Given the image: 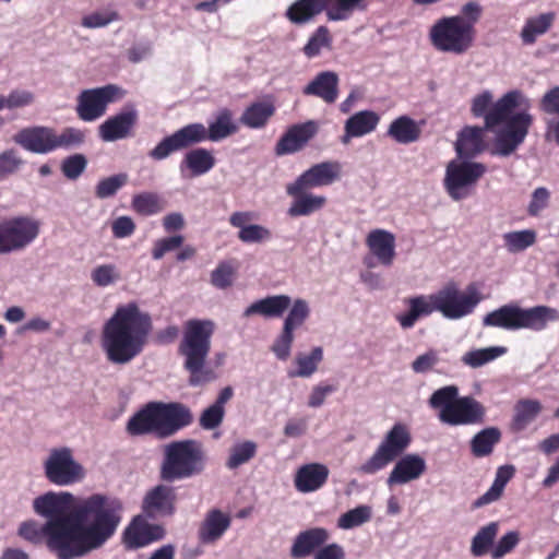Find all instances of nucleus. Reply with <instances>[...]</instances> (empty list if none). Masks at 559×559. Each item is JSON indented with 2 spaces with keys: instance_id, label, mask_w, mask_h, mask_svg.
I'll return each mask as SVG.
<instances>
[{
  "instance_id": "obj_8",
  "label": "nucleus",
  "mask_w": 559,
  "mask_h": 559,
  "mask_svg": "<svg viewBox=\"0 0 559 559\" xmlns=\"http://www.w3.org/2000/svg\"><path fill=\"white\" fill-rule=\"evenodd\" d=\"M206 465V453L201 442L194 439L171 441L163 448L159 478L166 483L189 479L202 474Z\"/></svg>"
},
{
  "instance_id": "obj_46",
  "label": "nucleus",
  "mask_w": 559,
  "mask_h": 559,
  "mask_svg": "<svg viewBox=\"0 0 559 559\" xmlns=\"http://www.w3.org/2000/svg\"><path fill=\"white\" fill-rule=\"evenodd\" d=\"M288 309L289 311L284 320L283 328L294 333L309 318L310 308L305 299L298 298L292 302Z\"/></svg>"
},
{
  "instance_id": "obj_6",
  "label": "nucleus",
  "mask_w": 559,
  "mask_h": 559,
  "mask_svg": "<svg viewBox=\"0 0 559 559\" xmlns=\"http://www.w3.org/2000/svg\"><path fill=\"white\" fill-rule=\"evenodd\" d=\"M215 331L212 320L190 319L185 323L178 354L183 357V368L189 372L188 383L199 386L216 379L212 368L205 366Z\"/></svg>"
},
{
  "instance_id": "obj_33",
  "label": "nucleus",
  "mask_w": 559,
  "mask_h": 559,
  "mask_svg": "<svg viewBox=\"0 0 559 559\" xmlns=\"http://www.w3.org/2000/svg\"><path fill=\"white\" fill-rule=\"evenodd\" d=\"M484 127H465L457 136L455 150L460 157H475L486 148Z\"/></svg>"
},
{
  "instance_id": "obj_34",
  "label": "nucleus",
  "mask_w": 559,
  "mask_h": 559,
  "mask_svg": "<svg viewBox=\"0 0 559 559\" xmlns=\"http://www.w3.org/2000/svg\"><path fill=\"white\" fill-rule=\"evenodd\" d=\"M72 499V495L64 492L57 495L55 492H47L43 496L37 497L34 500V510L36 513L45 516L48 521L53 519L67 518L69 514H64V508L67 503Z\"/></svg>"
},
{
  "instance_id": "obj_59",
  "label": "nucleus",
  "mask_w": 559,
  "mask_h": 559,
  "mask_svg": "<svg viewBox=\"0 0 559 559\" xmlns=\"http://www.w3.org/2000/svg\"><path fill=\"white\" fill-rule=\"evenodd\" d=\"M118 20H120V15L116 11L94 12L84 16L81 24L86 28H98Z\"/></svg>"
},
{
  "instance_id": "obj_42",
  "label": "nucleus",
  "mask_w": 559,
  "mask_h": 559,
  "mask_svg": "<svg viewBox=\"0 0 559 559\" xmlns=\"http://www.w3.org/2000/svg\"><path fill=\"white\" fill-rule=\"evenodd\" d=\"M501 440V432L497 427H488L477 432L471 440V451L475 457H484L492 453L493 448Z\"/></svg>"
},
{
  "instance_id": "obj_51",
  "label": "nucleus",
  "mask_w": 559,
  "mask_h": 559,
  "mask_svg": "<svg viewBox=\"0 0 559 559\" xmlns=\"http://www.w3.org/2000/svg\"><path fill=\"white\" fill-rule=\"evenodd\" d=\"M128 181L127 174H117L102 179L95 188V195L98 199H107L114 197L117 191L122 188Z\"/></svg>"
},
{
  "instance_id": "obj_56",
  "label": "nucleus",
  "mask_w": 559,
  "mask_h": 559,
  "mask_svg": "<svg viewBox=\"0 0 559 559\" xmlns=\"http://www.w3.org/2000/svg\"><path fill=\"white\" fill-rule=\"evenodd\" d=\"M238 238L245 243L267 241L272 238L270 229L262 225H248L238 233Z\"/></svg>"
},
{
  "instance_id": "obj_63",
  "label": "nucleus",
  "mask_w": 559,
  "mask_h": 559,
  "mask_svg": "<svg viewBox=\"0 0 559 559\" xmlns=\"http://www.w3.org/2000/svg\"><path fill=\"white\" fill-rule=\"evenodd\" d=\"M34 102L33 93L24 90H13L4 96V108L16 109L31 105Z\"/></svg>"
},
{
  "instance_id": "obj_2",
  "label": "nucleus",
  "mask_w": 559,
  "mask_h": 559,
  "mask_svg": "<svg viewBox=\"0 0 559 559\" xmlns=\"http://www.w3.org/2000/svg\"><path fill=\"white\" fill-rule=\"evenodd\" d=\"M522 93L510 91L492 103V94L485 91L473 98L471 111L474 117H484L485 129H495L503 124L497 133L492 155L509 156L525 140L533 124V116L527 111L513 114L520 106Z\"/></svg>"
},
{
  "instance_id": "obj_23",
  "label": "nucleus",
  "mask_w": 559,
  "mask_h": 559,
  "mask_svg": "<svg viewBox=\"0 0 559 559\" xmlns=\"http://www.w3.org/2000/svg\"><path fill=\"white\" fill-rule=\"evenodd\" d=\"M164 536L165 528L162 525L148 523L136 516L124 531L123 542L127 548L138 549L160 540Z\"/></svg>"
},
{
  "instance_id": "obj_26",
  "label": "nucleus",
  "mask_w": 559,
  "mask_h": 559,
  "mask_svg": "<svg viewBox=\"0 0 559 559\" xmlns=\"http://www.w3.org/2000/svg\"><path fill=\"white\" fill-rule=\"evenodd\" d=\"M329 473V468L323 464H305L295 474V488L304 493L316 491L326 483Z\"/></svg>"
},
{
  "instance_id": "obj_3",
  "label": "nucleus",
  "mask_w": 559,
  "mask_h": 559,
  "mask_svg": "<svg viewBox=\"0 0 559 559\" xmlns=\"http://www.w3.org/2000/svg\"><path fill=\"white\" fill-rule=\"evenodd\" d=\"M152 329L150 314L136 302L118 306L102 330L100 346L107 360L114 365L131 362L144 350Z\"/></svg>"
},
{
  "instance_id": "obj_24",
  "label": "nucleus",
  "mask_w": 559,
  "mask_h": 559,
  "mask_svg": "<svg viewBox=\"0 0 559 559\" xmlns=\"http://www.w3.org/2000/svg\"><path fill=\"white\" fill-rule=\"evenodd\" d=\"M426 468V461L420 455L406 454L395 463L386 478V485L393 487L418 479Z\"/></svg>"
},
{
  "instance_id": "obj_18",
  "label": "nucleus",
  "mask_w": 559,
  "mask_h": 559,
  "mask_svg": "<svg viewBox=\"0 0 559 559\" xmlns=\"http://www.w3.org/2000/svg\"><path fill=\"white\" fill-rule=\"evenodd\" d=\"M47 479L58 486L80 481L84 477L83 466L78 463L69 448L53 449L45 462Z\"/></svg>"
},
{
  "instance_id": "obj_9",
  "label": "nucleus",
  "mask_w": 559,
  "mask_h": 559,
  "mask_svg": "<svg viewBox=\"0 0 559 559\" xmlns=\"http://www.w3.org/2000/svg\"><path fill=\"white\" fill-rule=\"evenodd\" d=\"M429 405L439 411V420L449 426L481 425L486 418V407L471 395L459 396L455 385L436 390Z\"/></svg>"
},
{
  "instance_id": "obj_62",
  "label": "nucleus",
  "mask_w": 559,
  "mask_h": 559,
  "mask_svg": "<svg viewBox=\"0 0 559 559\" xmlns=\"http://www.w3.org/2000/svg\"><path fill=\"white\" fill-rule=\"evenodd\" d=\"M118 278L116 266L112 264H104L95 267L92 272L93 282L100 287L112 284Z\"/></svg>"
},
{
  "instance_id": "obj_12",
  "label": "nucleus",
  "mask_w": 559,
  "mask_h": 559,
  "mask_svg": "<svg viewBox=\"0 0 559 559\" xmlns=\"http://www.w3.org/2000/svg\"><path fill=\"white\" fill-rule=\"evenodd\" d=\"M84 133L75 128H66L60 133L49 127H31L20 130L14 142L26 151L47 154L58 148H69L81 144Z\"/></svg>"
},
{
  "instance_id": "obj_4",
  "label": "nucleus",
  "mask_w": 559,
  "mask_h": 559,
  "mask_svg": "<svg viewBox=\"0 0 559 559\" xmlns=\"http://www.w3.org/2000/svg\"><path fill=\"white\" fill-rule=\"evenodd\" d=\"M480 301L475 288L468 287L467 294H462L455 284L445 287L431 295H419L404 300L408 311L396 316V320L403 329H411L421 317H428L433 311L441 312L448 319H460L471 313Z\"/></svg>"
},
{
  "instance_id": "obj_47",
  "label": "nucleus",
  "mask_w": 559,
  "mask_h": 559,
  "mask_svg": "<svg viewBox=\"0 0 559 559\" xmlns=\"http://www.w3.org/2000/svg\"><path fill=\"white\" fill-rule=\"evenodd\" d=\"M507 352L506 347H487L481 349L469 350L462 357V361L472 367L478 368L485 364L495 360Z\"/></svg>"
},
{
  "instance_id": "obj_57",
  "label": "nucleus",
  "mask_w": 559,
  "mask_h": 559,
  "mask_svg": "<svg viewBox=\"0 0 559 559\" xmlns=\"http://www.w3.org/2000/svg\"><path fill=\"white\" fill-rule=\"evenodd\" d=\"M183 240L185 238L181 235H175L156 240L152 248V258L154 260H160L167 252L174 251L181 247Z\"/></svg>"
},
{
  "instance_id": "obj_21",
  "label": "nucleus",
  "mask_w": 559,
  "mask_h": 559,
  "mask_svg": "<svg viewBox=\"0 0 559 559\" xmlns=\"http://www.w3.org/2000/svg\"><path fill=\"white\" fill-rule=\"evenodd\" d=\"M177 495L174 487L157 485L144 496L142 511L150 519L170 516L176 511Z\"/></svg>"
},
{
  "instance_id": "obj_32",
  "label": "nucleus",
  "mask_w": 559,
  "mask_h": 559,
  "mask_svg": "<svg viewBox=\"0 0 559 559\" xmlns=\"http://www.w3.org/2000/svg\"><path fill=\"white\" fill-rule=\"evenodd\" d=\"M292 298L287 295H273L251 304L243 312L245 317L260 314L264 318H281L290 307Z\"/></svg>"
},
{
  "instance_id": "obj_19",
  "label": "nucleus",
  "mask_w": 559,
  "mask_h": 559,
  "mask_svg": "<svg viewBox=\"0 0 559 559\" xmlns=\"http://www.w3.org/2000/svg\"><path fill=\"white\" fill-rule=\"evenodd\" d=\"M342 165L337 160H326L312 165L309 169L299 175L292 190L299 192V189H313L326 187L341 178Z\"/></svg>"
},
{
  "instance_id": "obj_36",
  "label": "nucleus",
  "mask_w": 559,
  "mask_h": 559,
  "mask_svg": "<svg viewBox=\"0 0 559 559\" xmlns=\"http://www.w3.org/2000/svg\"><path fill=\"white\" fill-rule=\"evenodd\" d=\"M386 135L400 144H411L419 140L421 129L411 117L403 115L389 126Z\"/></svg>"
},
{
  "instance_id": "obj_16",
  "label": "nucleus",
  "mask_w": 559,
  "mask_h": 559,
  "mask_svg": "<svg viewBox=\"0 0 559 559\" xmlns=\"http://www.w3.org/2000/svg\"><path fill=\"white\" fill-rule=\"evenodd\" d=\"M486 166L477 162L451 160L447 165L443 185L450 198L460 201L468 197L469 188L485 175Z\"/></svg>"
},
{
  "instance_id": "obj_53",
  "label": "nucleus",
  "mask_w": 559,
  "mask_h": 559,
  "mask_svg": "<svg viewBox=\"0 0 559 559\" xmlns=\"http://www.w3.org/2000/svg\"><path fill=\"white\" fill-rule=\"evenodd\" d=\"M87 159L83 154L76 153L66 157L61 163V171L69 180H76L86 169Z\"/></svg>"
},
{
  "instance_id": "obj_64",
  "label": "nucleus",
  "mask_w": 559,
  "mask_h": 559,
  "mask_svg": "<svg viewBox=\"0 0 559 559\" xmlns=\"http://www.w3.org/2000/svg\"><path fill=\"white\" fill-rule=\"evenodd\" d=\"M539 108L548 115L559 116V86H555L544 94Z\"/></svg>"
},
{
  "instance_id": "obj_27",
  "label": "nucleus",
  "mask_w": 559,
  "mask_h": 559,
  "mask_svg": "<svg viewBox=\"0 0 559 559\" xmlns=\"http://www.w3.org/2000/svg\"><path fill=\"white\" fill-rule=\"evenodd\" d=\"M302 93L333 104L338 97V75L333 71L320 72L304 87Z\"/></svg>"
},
{
  "instance_id": "obj_48",
  "label": "nucleus",
  "mask_w": 559,
  "mask_h": 559,
  "mask_svg": "<svg viewBox=\"0 0 559 559\" xmlns=\"http://www.w3.org/2000/svg\"><path fill=\"white\" fill-rule=\"evenodd\" d=\"M332 36L325 25H320L308 39L304 47V53L308 58H314L321 53L322 48H330Z\"/></svg>"
},
{
  "instance_id": "obj_5",
  "label": "nucleus",
  "mask_w": 559,
  "mask_h": 559,
  "mask_svg": "<svg viewBox=\"0 0 559 559\" xmlns=\"http://www.w3.org/2000/svg\"><path fill=\"white\" fill-rule=\"evenodd\" d=\"M192 421L191 411L182 403L150 402L129 418L126 430L133 437L154 433L159 439H166Z\"/></svg>"
},
{
  "instance_id": "obj_29",
  "label": "nucleus",
  "mask_w": 559,
  "mask_h": 559,
  "mask_svg": "<svg viewBox=\"0 0 559 559\" xmlns=\"http://www.w3.org/2000/svg\"><path fill=\"white\" fill-rule=\"evenodd\" d=\"M330 538L324 527H312L300 532L294 539L290 555L294 558H306L316 549H320Z\"/></svg>"
},
{
  "instance_id": "obj_37",
  "label": "nucleus",
  "mask_w": 559,
  "mask_h": 559,
  "mask_svg": "<svg viewBox=\"0 0 559 559\" xmlns=\"http://www.w3.org/2000/svg\"><path fill=\"white\" fill-rule=\"evenodd\" d=\"M380 116L372 110H361L350 116L345 122L346 138H360L376 130Z\"/></svg>"
},
{
  "instance_id": "obj_22",
  "label": "nucleus",
  "mask_w": 559,
  "mask_h": 559,
  "mask_svg": "<svg viewBox=\"0 0 559 559\" xmlns=\"http://www.w3.org/2000/svg\"><path fill=\"white\" fill-rule=\"evenodd\" d=\"M139 120L134 108L124 109L108 119L98 127V135L104 142H115L129 138Z\"/></svg>"
},
{
  "instance_id": "obj_28",
  "label": "nucleus",
  "mask_w": 559,
  "mask_h": 559,
  "mask_svg": "<svg viewBox=\"0 0 559 559\" xmlns=\"http://www.w3.org/2000/svg\"><path fill=\"white\" fill-rule=\"evenodd\" d=\"M216 158L213 153L205 147H194L189 150L182 157L179 168L181 174L188 171L189 177H200L214 168Z\"/></svg>"
},
{
  "instance_id": "obj_39",
  "label": "nucleus",
  "mask_w": 559,
  "mask_h": 559,
  "mask_svg": "<svg viewBox=\"0 0 559 559\" xmlns=\"http://www.w3.org/2000/svg\"><path fill=\"white\" fill-rule=\"evenodd\" d=\"M275 111L272 102H254L243 110L240 122L250 129H261L267 124Z\"/></svg>"
},
{
  "instance_id": "obj_1",
  "label": "nucleus",
  "mask_w": 559,
  "mask_h": 559,
  "mask_svg": "<svg viewBox=\"0 0 559 559\" xmlns=\"http://www.w3.org/2000/svg\"><path fill=\"white\" fill-rule=\"evenodd\" d=\"M122 511L119 499L94 493L80 501L67 518L45 524L24 522L19 534L33 544L46 542L58 559H79L100 549L114 537Z\"/></svg>"
},
{
  "instance_id": "obj_61",
  "label": "nucleus",
  "mask_w": 559,
  "mask_h": 559,
  "mask_svg": "<svg viewBox=\"0 0 559 559\" xmlns=\"http://www.w3.org/2000/svg\"><path fill=\"white\" fill-rule=\"evenodd\" d=\"M224 415L225 409L213 404L203 411L200 417V426L207 430L215 429L222 424Z\"/></svg>"
},
{
  "instance_id": "obj_10",
  "label": "nucleus",
  "mask_w": 559,
  "mask_h": 559,
  "mask_svg": "<svg viewBox=\"0 0 559 559\" xmlns=\"http://www.w3.org/2000/svg\"><path fill=\"white\" fill-rule=\"evenodd\" d=\"M370 0H296L285 11V17L294 25H306L325 13L329 22L349 20L355 12H365Z\"/></svg>"
},
{
  "instance_id": "obj_31",
  "label": "nucleus",
  "mask_w": 559,
  "mask_h": 559,
  "mask_svg": "<svg viewBox=\"0 0 559 559\" xmlns=\"http://www.w3.org/2000/svg\"><path fill=\"white\" fill-rule=\"evenodd\" d=\"M230 516L218 509L210 510L201 523L198 537L202 544L218 540L230 526Z\"/></svg>"
},
{
  "instance_id": "obj_13",
  "label": "nucleus",
  "mask_w": 559,
  "mask_h": 559,
  "mask_svg": "<svg viewBox=\"0 0 559 559\" xmlns=\"http://www.w3.org/2000/svg\"><path fill=\"white\" fill-rule=\"evenodd\" d=\"M412 442L403 424H395L383 437L372 455L357 468L361 475H374L400 457Z\"/></svg>"
},
{
  "instance_id": "obj_44",
  "label": "nucleus",
  "mask_w": 559,
  "mask_h": 559,
  "mask_svg": "<svg viewBox=\"0 0 559 559\" xmlns=\"http://www.w3.org/2000/svg\"><path fill=\"white\" fill-rule=\"evenodd\" d=\"M164 201L154 192H142L132 198V209L142 216H151L162 212Z\"/></svg>"
},
{
  "instance_id": "obj_17",
  "label": "nucleus",
  "mask_w": 559,
  "mask_h": 559,
  "mask_svg": "<svg viewBox=\"0 0 559 559\" xmlns=\"http://www.w3.org/2000/svg\"><path fill=\"white\" fill-rule=\"evenodd\" d=\"M205 126L201 122L189 123L165 136L148 153L154 160H163L173 153L205 142Z\"/></svg>"
},
{
  "instance_id": "obj_7",
  "label": "nucleus",
  "mask_w": 559,
  "mask_h": 559,
  "mask_svg": "<svg viewBox=\"0 0 559 559\" xmlns=\"http://www.w3.org/2000/svg\"><path fill=\"white\" fill-rule=\"evenodd\" d=\"M481 13V5L469 1L461 8V14L439 19L429 31L431 45L442 52H466L474 44Z\"/></svg>"
},
{
  "instance_id": "obj_15",
  "label": "nucleus",
  "mask_w": 559,
  "mask_h": 559,
  "mask_svg": "<svg viewBox=\"0 0 559 559\" xmlns=\"http://www.w3.org/2000/svg\"><path fill=\"white\" fill-rule=\"evenodd\" d=\"M126 91L116 84L83 90L78 96L76 115L86 122L103 117L108 105L122 99Z\"/></svg>"
},
{
  "instance_id": "obj_20",
  "label": "nucleus",
  "mask_w": 559,
  "mask_h": 559,
  "mask_svg": "<svg viewBox=\"0 0 559 559\" xmlns=\"http://www.w3.org/2000/svg\"><path fill=\"white\" fill-rule=\"evenodd\" d=\"M318 131L319 126L313 120L290 126L277 141L274 147L275 155L283 156L301 151Z\"/></svg>"
},
{
  "instance_id": "obj_43",
  "label": "nucleus",
  "mask_w": 559,
  "mask_h": 559,
  "mask_svg": "<svg viewBox=\"0 0 559 559\" xmlns=\"http://www.w3.org/2000/svg\"><path fill=\"white\" fill-rule=\"evenodd\" d=\"M322 359L323 349L320 346L312 348L309 354L299 353L295 359L297 369L289 372V377H311L318 370V366Z\"/></svg>"
},
{
  "instance_id": "obj_55",
  "label": "nucleus",
  "mask_w": 559,
  "mask_h": 559,
  "mask_svg": "<svg viewBox=\"0 0 559 559\" xmlns=\"http://www.w3.org/2000/svg\"><path fill=\"white\" fill-rule=\"evenodd\" d=\"M235 277V269L229 262H221L211 273V283L213 286L225 289L231 286Z\"/></svg>"
},
{
  "instance_id": "obj_49",
  "label": "nucleus",
  "mask_w": 559,
  "mask_h": 559,
  "mask_svg": "<svg viewBox=\"0 0 559 559\" xmlns=\"http://www.w3.org/2000/svg\"><path fill=\"white\" fill-rule=\"evenodd\" d=\"M504 246L510 252H520L536 241V233L531 229L507 233L503 236Z\"/></svg>"
},
{
  "instance_id": "obj_50",
  "label": "nucleus",
  "mask_w": 559,
  "mask_h": 559,
  "mask_svg": "<svg viewBox=\"0 0 559 559\" xmlns=\"http://www.w3.org/2000/svg\"><path fill=\"white\" fill-rule=\"evenodd\" d=\"M371 518V509L368 506H359L343 513L337 521L338 527L349 530L368 522Z\"/></svg>"
},
{
  "instance_id": "obj_25",
  "label": "nucleus",
  "mask_w": 559,
  "mask_h": 559,
  "mask_svg": "<svg viewBox=\"0 0 559 559\" xmlns=\"http://www.w3.org/2000/svg\"><path fill=\"white\" fill-rule=\"evenodd\" d=\"M294 187L295 182L286 186V193L293 198L287 211L290 217L309 216L323 209L326 204L325 197L309 193V189H299V192L294 193L292 190Z\"/></svg>"
},
{
  "instance_id": "obj_58",
  "label": "nucleus",
  "mask_w": 559,
  "mask_h": 559,
  "mask_svg": "<svg viewBox=\"0 0 559 559\" xmlns=\"http://www.w3.org/2000/svg\"><path fill=\"white\" fill-rule=\"evenodd\" d=\"M22 164L15 150H5L0 154V181L14 174Z\"/></svg>"
},
{
  "instance_id": "obj_38",
  "label": "nucleus",
  "mask_w": 559,
  "mask_h": 559,
  "mask_svg": "<svg viewBox=\"0 0 559 559\" xmlns=\"http://www.w3.org/2000/svg\"><path fill=\"white\" fill-rule=\"evenodd\" d=\"M238 131L237 124L234 122L233 112L228 108L221 109L214 121L205 127V140L211 142H218L224 140Z\"/></svg>"
},
{
  "instance_id": "obj_35",
  "label": "nucleus",
  "mask_w": 559,
  "mask_h": 559,
  "mask_svg": "<svg viewBox=\"0 0 559 559\" xmlns=\"http://www.w3.org/2000/svg\"><path fill=\"white\" fill-rule=\"evenodd\" d=\"M515 474L513 465L499 466L492 485L480 497H478L472 504L473 509H479L495 501H498L504 491L507 484L512 479Z\"/></svg>"
},
{
  "instance_id": "obj_54",
  "label": "nucleus",
  "mask_w": 559,
  "mask_h": 559,
  "mask_svg": "<svg viewBox=\"0 0 559 559\" xmlns=\"http://www.w3.org/2000/svg\"><path fill=\"white\" fill-rule=\"evenodd\" d=\"M295 334L284 328L275 338L271 346V350L274 353L277 359L287 360L290 356L292 345L294 343Z\"/></svg>"
},
{
  "instance_id": "obj_45",
  "label": "nucleus",
  "mask_w": 559,
  "mask_h": 559,
  "mask_svg": "<svg viewBox=\"0 0 559 559\" xmlns=\"http://www.w3.org/2000/svg\"><path fill=\"white\" fill-rule=\"evenodd\" d=\"M498 533V524L491 522L483 526L476 535L473 537L471 552L475 557H481L486 555L493 544V540Z\"/></svg>"
},
{
  "instance_id": "obj_60",
  "label": "nucleus",
  "mask_w": 559,
  "mask_h": 559,
  "mask_svg": "<svg viewBox=\"0 0 559 559\" xmlns=\"http://www.w3.org/2000/svg\"><path fill=\"white\" fill-rule=\"evenodd\" d=\"M520 542V535L518 532H509L503 535L491 551L493 559H500L507 554L511 552Z\"/></svg>"
},
{
  "instance_id": "obj_30",
  "label": "nucleus",
  "mask_w": 559,
  "mask_h": 559,
  "mask_svg": "<svg viewBox=\"0 0 559 559\" xmlns=\"http://www.w3.org/2000/svg\"><path fill=\"white\" fill-rule=\"evenodd\" d=\"M366 243L382 265L390 266L393 263L395 237L392 233L384 229H373L368 234Z\"/></svg>"
},
{
  "instance_id": "obj_41",
  "label": "nucleus",
  "mask_w": 559,
  "mask_h": 559,
  "mask_svg": "<svg viewBox=\"0 0 559 559\" xmlns=\"http://www.w3.org/2000/svg\"><path fill=\"white\" fill-rule=\"evenodd\" d=\"M556 19L554 12L542 13L526 20L522 31L521 39L525 45H533L536 38L544 35L552 26Z\"/></svg>"
},
{
  "instance_id": "obj_40",
  "label": "nucleus",
  "mask_w": 559,
  "mask_h": 559,
  "mask_svg": "<svg viewBox=\"0 0 559 559\" xmlns=\"http://www.w3.org/2000/svg\"><path fill=\"white\" fill-rule=\"evenodd\" d=\"M542 409L543 406L537 400H520L514 406V415L511 421L512 431L520 432L526 429L536 419Z\"/></svg>"
},
{
  "instance_id": "obj_11",
  "label": "nucleus",
  "mask_w": 559,
  "mask_h": 559,
  "mask_svg": "<svg viewBox=\"0 0 559 559\" xmlns=\"http://www.w3.org/2000/svg\"><path fill=\"white\" fill-rule=\"evenodd\" d=\"M557 320H559V312L554 308L535 306L523 309L518 305L509 304L488 312L483 319V325L509 331L521 329L542 331L548 322Z\"/></svg>"
},
{
  "instance_id": "obj_14",
  "label": "nucleus",
  "mask_w": 559,
  "mask_h": 559,
  "mask_svg": "<svg viewBox=\"0 0 559 559\" xmlns=\"http://www.w3.org/2000/svg\"><path fill=\"white\" fill-rule=\"evenodd\" d=\"M40 223L31 216H14L0 222V254L20 251L39 235Z\"/></svg>"
},
{
  "instance_id": "obj_52",
  "label": "nucleus",
  "mask_w": 559,
  "mask_h": 559,
  "mask_svg": "<svg viewBox=\"0 0 559 559\" xmlns=\"http://www.w3.org/2000/svg\"><path fill=\"white\" fill-rule=\"evenodd\" d=\"M257 447L251 441H246L243 443L237 444L231 449L230 455L226 463L227 467L230 469L237 468L243 463L248 462L255 454Z\"/></svg>"
}]
</instances>
